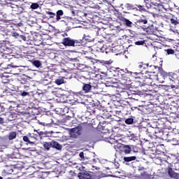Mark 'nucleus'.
I'll list each match as a JSON object with an SVG mask.
<instances>
[{
    "mask_svg": "<svg viewBox=\"0 0 179 179\" xmlns=\"http://www.w3.org/2000/svg\"><path fill=\"white\" fill-rule=\"evenodd\" d=\"M165 52H166V55H174L176 54V51L173 49H165Z\"/></svg>",
    "mask_w": 179,
    "mask_h": 179,
    "instance_id": "obj_22",
    "label": "nucleus"
},
{
    "mask_svg": "<svg viewBox=\"0 0 179 179\" xmlns=\"http://www.w3.org/2000/svg\"><path fill=\"white\" fill-rule=\"evenodd\" d=\"M169 134V131H162L161 134V138H159V139H163L164 141H166V139H167Z\"/></svg>",
    "mask_w": 179,
    "mask_h": 179,
    "instance_id": "obj_21",
    "label": "nucleus"
},
{
    "mask_svg": "<svg viewBox=\"0 0 179 179\" xmlns=\"http://www.w3.org/2000/svg\"><path fill=\"white\" fill-rule=\"evenodd\" d=\"M40 124L41 125H43V127H52L54 125V120H51L50 123L41 122Z\"/></svg>",
    "mask_w": 179,
    "mask_h": 179,
    "instance_id": "obj_25",
    "label": "nucleus"
},
{
    "mask_svg": "<svg viewBox=\"0 0 179 179\" xmlns=\"http://www.w3.org/2000/svg\"><path fill=\"white\" fill-rule=\"evenodd\" d=\"M83 90L85 92V93H89V92H90L92 90V85L90 84H83Z\"/></svg>",
    "mask_w": 179,
    "mask_h": 179,
    "instance_id": "obj_13",
    "label": "nucleus"
},
{
    "mask_svg": "<svg viewBox=\"0 0 179 179\" xmlns=\"http://www.w3.org/2000/svg\"><path fill=\"white\" fill-rule=\"evenodd\" d=\"M150 68H152V69H158L159 73H161V75H163L164 77L165 76L164 73H166V72L163 71V69L162 67L150 65Z\"/></svg>",
    "mask_w": 179,
    "mask_h": 179,
    "instance_id": "obj_14",
    "label": "nucleus"
},
{
    "mask_svg": "<svg viewBox=\"0 0 179 179\" xmlns=\"http://www.w3.org/2000/svg\"><path fill=\"white\" fill-rule=\"evenodd\" d=\"M42 83H43L44 85H48V80L47 79H43L42 80Z\"/></svg>",
    "mask_w": 179,
    "mask_h": 179,
    "instance_id": "obj_48",
    "label": "nucleus"
},
{
    "mask_svg": "<svg viewBox=\"0 0 179 179\" xmlns=\"http://www.w3.org/2000/svg\"><path fill=\"white\" fill-rule=\"evenodd\" d=\"M62 36H63V37H66V36H68V34H66V33H64V34H62Z\"/></svg>",
    "mask_w": 179,
    "mask_h": 179,
    "instance_id": "obj_53",
    "label": "nucleus"
},
{
    "mask_svg": "<svg viewBox=\"0 0 179 179\" xmlns=\"http://www.w3.org/2000/svg\"><path fill=\"white\" fill-rule=\"evenodd\" d=\"M70 61L71 62H79V59H78V58L75 57V58H70Z\"/></svg>",
    "mask_w": 179,
    "mask_h": 179,
    "instance_id": "obj_43",
    "label": "nucleus"
},
{
    "mask_svg": "<svg viewBox=\"0 0 179 179\" xmlns=\"http://www.w3.org/2000/svg\"><path fill=\"white\" fill-rule=\"evenodd\" d=\"M0 124H3V118L0 117Z\"/></svg>",
    "mask_w": 179,
    "mask_h": 179,
    "instance_id": "obj_51",
    "label": "nucleus"
},
{
    "mask_svg": "<svg viewBox=\"0 0 179 179\" xmlns=\"http://www.w3.org/2000/svg\"><path fill=\"white\" fill-rule=\"evenodd\" d=\"M78 176L79 179H92V176L86 171L79 173Z\"/></svg>",
    "mask_w": 179,
    "mask_h": 179,
    "instance_id": "obj_7",
    "label": "nucleus"
},
{
    "mask_svg": "<svg viewBox=\"0 0 179 179\" xmlns=\"http://www.w3.org/2000/svg\"><path fill=\"white\" fill-rule=\"evenodd\" d=\"M171 89H177V87H176V85H171Z\"/></svg>",
    "mask_w": 179,
    "mask_h": 179,
    "instance_id": "obj_50",
    "label": "nucleus"
},
{
    "mask_svg": "<svg viewBox=\"0 0 179 179\" xmlns=\"http://www.w3.org/2000/svg\"><path fill=\"white\" fill-rule=\"evenodd\" d=\"M178 56H179V55H178Z\"/></svg>",
    "mask_w": 179,
    "mask_h": 179,
    "instance_id": "obj_60",
    "label": "nucleus"
},
{
    "mask_svg": "<svg viewBox=\"0 0 179 179\" xmlns=\"http://www.w3.org/2000/svg\"><path fill=\"white\" fill-rule=\"evenodd\" d=\"M3 66V63H1V64H0V68H1V66Z\"/></svg>",
    "mask_w": 179,
    "mask_h": 179,
    "instance_id": "obj_54",
    "label": "nucleus"
},
{
    "mask_svg": "<svg viewBox=\"0 0 179 179\" xmlns=\"http://www.w3.org/2000/svg\"><path fill=\"white\" fill-rule=\"evenodd\" d=\"M126 8L127 10H138V8L135 6L129 3L126 4Z\"/></svg>",
    "mask_w": 179,
    "mask_h": 179,
    "instance_id": "obj_18",
    "label": "nucleus"
},
{
    "mask_svg": "<svg viewBox=\"0 0 179 179\" xmlns=\"http://www.w3.org/2000/svg\"><path fill=\"white\" fill-rule=\"evenodd\" d=\"M52 148L57 149V150H61L62 149V145L57 141H52Z\"/></svg>",
    "mask_w": 179,
    "mask_h": 179,
    "instance_id": "obj_11",
    "label": "nucleus"
},
{
    "mask_svg": "<svg viewBox=\"0 0 179 179\" xmlns=\"http://www.w3.org/2000/svg\"><path fill=\"white\" fill-rule=\"evenodd\" d=\"M164 78H166L169 80V83H176L177 82V78H176V74L173 73L171 75L164 73Z\"/></svg>",
    "mask_w": 179,
    "mask_h": 179,
    "instance_id": "obj_6",
    "label": "nucleus"
},
{
    "mask_svg": "<svg viewBox=\"0 0 179 179\" xmlns=\"http://www.w3.org/2000/svg\"><path fill=\"white\" fill-rule=\"evenodd\" d=\"M8 48L6 46H0V59H9V54L6 53Z\"/></svg>",
    "mask_w": 179,
    "mask_h": 179,
    "instance_id": "obj_3",
    "label": "nucleus"
},
{
    "mask_svg": "<svg viewBox=\"0 0 179 179\" xmlns=\"http://www.w3.org/2000/svg\"><path fill=\"white\" fill-rule=\"evenodd\" d=\"M106 64H108V62H106Z\"/></svg>",
    "mask_w": 179,
    "mask_h": 179,
    "instance_id": "obj_57",
    "label": "nucleus"
},
{
    "mask_svg": "<svg viewBox=\"0 0 179 179\" xmlns=\"http://www.w3.org/2000/svg\"><path fill=\"white\" fill-rule=\"evenodd\" d=\"M79 157L81 159L85 160V153H83V152H80Z\"/></svg>",
    "mask_w": 179,
    "mask_h": 179,
    "instance_id": "obj_42",
    "label": "nucleus"
},
{
    "mask_svg": "<svg viewBox=\"0 0 179 179\" xmlns=\"http://www.w3.org/2000/svg\"><path fill=\"white\" fill-rule=\"evenodd\" d=\"M122 21L123 22L124 24L127 26V27H132L134 26V23L125 17H123Z\"/></svg>",
    "mask_w": 179,
    "mask_h": 179,
    "instance_id": "obj_12",
    "label": "nucleus"
},
{
    "mask_svg": "<svg viewBox=\"0 0 179 179\" xmlns=\"http://www.w3.org/2000/svg\"><path fill=\"white\" fill-rule=\"evenodd\" d=\"M168 174L171 177V178L179 179V173L174 172V171L171 168L169 169Z\"/></svg>",
    "mask_w": 179,
    "mask_h": 179,
    "instance_id": "obj_9",
    "label": "nucleus"
},
{
    "mask_svg": "<svg viewBox=\"0 0 179 179\" xmlns=\"http://www.w3.org/2000/svg\"><path fill=\"white\" fill-rule=\"evenodd\" d=\"M123 160L127 163H129V162H134V160H136V156L124 157L123 158Z\"/></svg>",
    "mask_w": 179,
    "mask_h": 179,
    "instance_id": "obj_15",
    "label": "nucleus"
},
{
    "mask_svg": "<svg viewBox=\"0 0 179 179\" xmlns=\"http://www.w3.org/2000/svg\"><path fill=\"white\" fill-rule=\"evenodd\" d=\"M173 32L174 33L175 36H176L179 38V31H178V30L174 29V30H173Z\"/></svg>",
    "mask_w": 179,
    "mask_h": 179,
    "instance_id": "obj_45",
    "label": "nucleus"
},
{
    "mask_svg": "<svg viewBox=\"0 0 179 179\" xmlns=\"http://www.w3.org/2000/svg\"><path fill=\"white\" fill-rule=\"evenodd\" d=\"M41 135H43V136H48V135H50V132L45 131V133H44V132L41 131Z\"/></svg>",
    "mask_w": 179,
    "mask_h": 179,
    "instance_id": "obj_44",
    "label": "nucleus"
},
{
    "mask_svg": "<svg viewBox=\"0 0 179 179\" xmlns=\"http://www.w3.org/2000/svg\"><path fill=\"white\" fill-rule=\"evenodd\" d=\"M23 141L24 142H27L28 143H29V145H31V146H33V145H36V142L31 141L30 138H29L27 136H23Z\"/></svg>",
    "mask_w": 179,
    "mask_h": 179,
    "instance_id": "obj_16",
    "label": "nucleus"
},
{
    "mask_svg": "<svg viewBox=\"0 0 179 179\" xmlns=\"http://www.w3.org/2000/svg\"><path fill=\"white\" fill-rule=\"evenodd\" d=\"M13 37H15V38H19L20 36V34H19L17 32H13L12 34Z\"/></svg>",
    "mask_w": 179,
    "mask_h": 179,
    "instance_id": "obj_39",
    "label": "nucleus"
},
{
    "mask_svg": "<svg viewBox=\"0 0 179 179\" xmlns=\"http://www.w3.org/2000/svg\"><path fill=\"white\" fill-rule=\"evenodd\" d=\"M15 138H16V133L15 131L10 133L8 136L9 141H13V139H15Z\"/></svg>",
    "mask_w": 179,
    "mask_h": 179,
    "instance_id": "obj_28",
    "label": "nucleus"
},
{
    "mask_svg": "<svg viewBox=\"0 0 179 179\" xmlns=\"http://www.w3.org/2000/svg\"><path fill=\"white\" fill-rule=\"evenodd\" d=\"M19 40H23V41H26L27 38L24 35H20V37L18 38Z\"/></svg>",
    "mask_w": 179,
    "mask_h": 179,
    "instance_id": "obj_40",
    "label": "nucleus"
},
{
    "mask_svg": "<svg viewBox=\"0 0 179 179\" xmlns=\"http://www.w3.org/2000/svg\"><path fill=\"white\" fill-rule=\"evenodd\" d=\"M171 23L172 24H175V26H176V24H178V21H177V20H176L174 18H171Z\"/></svg>",
    "mask_w": 179,
    "mask_h": 179,
    "instance_id": "obj_37",
    "label": "nucleus"
},
{
    "mask_svg": "<svg viewBox=\"0 0 179 179\" xmlns=\"http://www.w3.org/2000/svg\"><path fill=\"white\" fill-rule=\"evenodd\" d=\"M32 65H34V66H36V68H41V66L43 64H41V62H40L38 60H34L32 62Z\"/></svg>",
    "mask_w": 179,
    "mask_h": 179,
    "instance_id": "obj_20",
    "label": "nucleus"
},
{
    "mask_svg": "<svg viewBox=\"0 0 179 179\" xmlns=\"http://www.w3.org/2000/svg\"><path fill=\"white\" fill-rule=\"evenodd\" d=\"M62 44L64 47H80L83 44V38L79 40L72 39L70 37L64 38Z\"/></svg>",
    "mask_w": 179,
    "mask_h": 179,
    "instance_id": "obj_2",
    "label": "nucleus"
},
{
    "mask_svg": "<svg viewBox=\"0 0 179 179\" xmlns=\"http://www.w3.org/2000/svg\"><path fill=\"white\" fill-rule=\"evenodd\" d=\"M145 44V41H138L135 42L136 45H143Z\"/></svg>",
    "mask_w": 179,
    "mask_h": 179,
    "instance_id": "obj_35",
    "label": "nucleus"
},
{
    "mask_svg": "<svg viewBox=\"0 0 179 179\" xmlns=\"http://www.w3.org/2000/svg\"><path fill=\"white\" fill-rule=\"evenodd\" d=\"M46 15H50V18H52V17H55V13H52V12H50V11H46Z\"/></svg>",
    "mask_w": 179,
    "mask_h": 179,
    "instance_id": "obj_34",
    "label": "nucleus"
},
{
    "mask_svg": "<svg viewBox=\"0 0 179 179\" xmlns=\"http://www.w3.org/2000/svg\"><path fill=\"white\" fill-rule=\"evenodd\" d=\"M61 20V15H56V22H59Z\"/></svg>",
    "mask_w": 179,
    "mask_h": 179,
    "instance_id": "obj_49",
    "label": "nucleus"
},
{
    "mask_svg": "<svg viewBox=\"0 0 179 179\" xmlns=\"http://www.w3.org/2000/svg\"><path fill=\"white\" fill-rule=\"evenodd\" d=\"M146 66H149V68H150V64H143V63H141L139 66H138V68L140 69H145V68H146Z\"/></svg>",
    "mask_w": 179,
    "mask_h": 179,
    "instance_id": "obj_31",
    "label": "nucleus"
},
{
    "mask_svg": "<svg viewBox=\"0 0 179 179\" xmlns=\"http://www.w3.org/2000/svg\"><path fill=\"white\" fill-rule=\"evenodd\" d=\"M139 131L140 132H144V134H150L151 135H154V136H156V138H162V129H159L157 127H150L149 129L146 127H139Z\"/></svg>",
    "mask_w": 179,
    "mask_h": 179,
    "instance_id": "obj_1",
    "label": "nucleus"
},
{
    "mask_svg": "<svg viewBox=\"0 0 179 179\" xmlns=\"http://www.w3.org/2000/svg\"><path fill=\"white\" fill-rule=\"evenodd\" d=\"M176 136V134L173 132H169L167 136V138L165 141H167V142H171L173 140V138Z\"/></svg>",
    "mask_w": 179,
    "mask_h": 179,
    "instance_id": "obj_19",
    "label": "nucleus"
},
{
    "mask_svg": "<svg viewBox=\"0 0 179 179\" xmlns=\"http://www.w3.org/2000/svg\"><path fill=\"white\" fill-rule=\"evenodd\" d=\"M152 6L151 7V10L152 11V15L155 16L156 13L162 11V6L157 3H152Z\"/></svg>",
    "mask_w": 179,
    "mask_h": 179,
    "instance_id": "obj_4",
    "label": "nucleus"
},
{
    "mask_svg": "<svg viewBox=\"0 0 179 179\" xmlns=\"http://www.w3.org/2000/svg\"><path fill=\"white\" fill-rule=\"evenodd\" d=\"M56 85H58V86H59V85H62V83H64V78H59L55 80Z\"/></svg>",
    "mask_w": 179,
    "mask_h": 179,
    "instance_id": "obj_30",
    "label": "nucleus"
},
{
    "mask_svg": "<svg viewBox=\"0 0 179 179\" xmlns=\"http://www.w3.org/2000/svg\"><path fill=\"white\" fill-rule=\"evenodd\" d=\"M175 8H178V6L176 5H175Z\"/></svg>",
    "mask_w": 179,
    "mask_h": 179,
    "instance_id": "obj_56",
    "label": "nucleus"
},
{
    "mask_svg": "<svg viewBox=\"0 0 179 179\" xmlns=\"http://www.w3.org/2000/svg\"><path fill=\"white\" fill-rule=\"evenodd\" d=\"M1 90L0 89V92H1Z\"/></svg>",
    "mask_w": 179,
    "mask_h": 179,
    "instance_id": "obj_59",
    "label": "nucleus"
},
{
    "mask_svg": "<svg viewBox=\"0 0 179 179\" xmlns=\"http://www.w3.org/2000/svg\"><path fill=\"white\" fill-rule=\"evenodd\" d=\"M137 23H139L140 24H148V20L147 19H139L137 20Z\"/></svg>",
    "mask_w": 179,
    "mask_h": 179,
    "instance_id": "obj_29",
    "label": "nucleus"
},
{
    "mask_svg": "<svg viewBox=\"0 0 179 179\" xmlns=\"http://www.w3.org/2000/svg\"><path fill=\"white\" fill-rule=\"evenodd\" d=\"M144 2L146 3L145 6H146L147 9H150V8L152 9L153 6H152L150 3H148V0H144Z\"/></svg>",
    "mask_w": 179,
    "mask_h": 179,
    "instance_id": "obj_36",
    "label": "nucleus"
},
{
    "mask_svg": "<svg viewBox=\"0 0 179 179\" xmlns=\"http://www.w3.org/2000/svg\"><path fill=\"white\" fill-rule=\"evenodd\" d=\"M29 92H23L22 93H21V96H22V97H26V96H28Z\"/></svg>",
    "mask_w": 179,
    "mask_h": 179,
    "instance_id": "obj_47",
    "label": "nucleus"
},
{
    "mask_svg": "<svg viewBox=\"0 0 179 179\" xmlns=\"http://www.w3.org/2000/svg\"><path fill=\"white\" fill-rule=\"evenodd\" d=\"M125 124H127V125H131V124H134V119L133 118L126 119Z\"/></svg>",
    "mask_w": 179,
    "mask_h": 179,
    "instance_id": "obj_32",
    "label": "nucleus"
},
{
    "mask_svg": "<svg viewBox=\"0 0 179 179\" xmlns=\"http://www.w3.org/2000/svg\"><path fill=\"white\" fill-rule=\"evenodd\" d=\"M43 75H44V74H42L41 76H43Z\"/></svg>",
    "mask_w": 179,
    "mask_h": 179,
    "instance_id": "obj_58",
    "label": "nucleus"
},
{
    "mask_svg": "<svg viewBox=\"0 0 179 179\" xmlns=\"http://www.w3.org/2000/svg\"><path fill=\"white\" fill-rule=\"evenodd\" d=\"M132 145H125L123 146V152L124 155H130L132 152Z\"/></svg>",
    "mask_w": 179,
    "mask_h": 179,
    "instance_id": "obj_10",
    "label": "nucleus"
},
{
    "mask_svg": "<svg viewBox=\"0 0 179 179\" xmlns=\"http://www.w3.org/2000/svg\"><path fill=\"white\" fill-rule=\"evenodd\" d=\"M56 15L58 16H62L64 15V11L62 10H59L57 11Z\"/></svg>",
    "mask_w": 179,
    "mask_h": 179,
    "instance_id": "obj_38",
    "label": "nucleus"
},
{
    "mask_svg": "<svg viewBox=\"0 0 179 179\" xmlns=\"http://www.w3.org/2000/svg\"><path fill=\"white\" fill-rule=\"evenodd\" d=\"M81 134H82V131H80V129H79V128H75V129H72L70 135L71 138L76 139L78 137L80 136Z\"/></svg>",
    "mask_w": 179,
    "mask_h": 179,
    "instance_id": "obj_5",
    "label": "nucleus"
},
{
    "mask_svg": "<svg viewBox=\"0 0 179 179\" xmlns=\"http://www.w3.org/2000/svg\"><path fill=\"white\" fill-rule=\"evenodd\" d=\"M0 179H3L2 176H0Z\"/></svg>",
    "mask_w": 179,
    "mask_h": 179,
    "instance_id": "obj_55",
    "label": "nucleus"
},
{
    "mask_svg": "<svg viewBox=\"0 0 179 179\" xmlns=\"http://www.w3.org/2000/svg\"><path fill=\"white\" fill-rule=\"evenodd\" d=\"M120 76H121L122 80H124L123 83L124 85H128V80L129 78H128V77H126L125 75L124 74H121Z\"/></svg>",
    "mask_w": 179,
    "mask_h": 179,
    "instance_id": "obj_23",
    "label": "nucleus"
},
{
    "mask_svg": "<svg viewBox=\"0 0 179 179\" xmlns=\"http://www.w3.org/2000/svg\"><path fill=\"white\" fill-rule=\"evenodd\" d=\"M10 68H19V66H13V63L10 64H8L6 66H2V69H10Z\"/></svg>",
    "mask_w": 179,
    "mask_h": 179,
    "instance_id": "obj_24",
    "label": "nucleus"
},
{
    "mask_svg": "<svg viewBox=\"0 0 179 179\" xmlns=\"http://www.w3.org/2000/svg\"><path fill=\"white\" fill-rule=\"evenodd\" d=\"M170 143L173 145H179V140L173 137L172 140H171Z\"/></svg>",
    "mask_w": 179,
    "mask_h": 179,
    "instance_id": "obj_26",
    "label": "nucleus"
},
{
    "mask_svg": "<svg viewBox=\"0 0 179 179\" xmlns=\"http://www.w3.org/2000/svg\"><path fill=\"white\" fill-rule=\"evenodd\" d=\"M174 167H175V170H179V163L178 162H176L174 164Z\"/></svg>",
    "mask_w": 179,
    "mask_h": 179,
    "instance_id": "obj_46",
    "label": "nucleus"
},
{
    "mask_svg": "<svg viewBox=\"0 0 179 179\" xmlns=\"http://www.w3.org/2000/svg\"><path fill=\"white\" fill-rule=\"evenodd\" d=\"M31 9H38L40 8V5L37 3H32L30 6Z\"/></svg>",
    "mask_w": 179,
    "mask_h": 179,
    "instance_id": "obj_27",
    "label": "nucleus"
},
{
    "mask_svg": "<svg viewBox=\"0 0 179 179\" xmlns=\"http://www.w3.org/2000/svg\"><path fill=\"white\" fill-rule=\"evenodd\" d=\"M71 13H72L73 16H75V14H76L75 10H71Z\"/></svg>",
    "mask_w": 179,
    "mask_h": 179,
    "instance_id": "obj_52",
    "label": "nucleus"
},
{
    "mask_svg": "<svg viewBox=\"0 0 179 179\" xmlns=\"http://www.w3.org/2000/svg\"><path fill=\"white\" fill-rule=\"evenodd\" d=\"M124 73H131V75H132V76H134L135 78H141V76H142V75H143V73L142 72H131L128 71V69H125L124 70Z\"/></svg>",
    "mask_w": 179,
    "mask_h": 179,
    "instance_id": "obj_8",
    "label": "nucleus"
},
{
    "mask_svg": "<svg viewBox=\"0 0 179 179\" xmlns=\"http://www.w3.org/2000/svg\"><path fill=\"white\" fill-rule=\"evenodd\" d=\"M43 148L45 149V150H50V149H51L52 147V141L50 142H45L43 143Z\"/></svg>",
    "mask_w": 179,
    "mask_h": 179,
    "instance_id": "obj_17",
    "label": "nucleus"
},
{
    "mask_svg": "<svg viewBox=\"0 0 179 179\" xmlns=\"http://www.w3.org/2000/svg\"><path fill=\"white\" fill-rule=\"evenodd\" d=\"M137 8H138L140 12H146V8L143 6L137 5Z\"/></svg>",
    "mask_w": 179,
    "mask_h": 179,
    "instance_id": "obj_33",
    "label": "nucleus"
},
{
    "mask_svg": "<svg viewBox=\"0 0 179 179\" xmlns=\"http://www.w3.org/2000/svg\"><path fill=\"white\" fill-rule=\"evenodd\" d=\"M0 78H1V79H5V78H9V76H8V74L6 73L0 74Z\"/></svg>",
    "mask_w": 179,
    "mask_h": 179,
    "instance_id": "obj_41",
    "label": "nucleus"
}]
</instances>
